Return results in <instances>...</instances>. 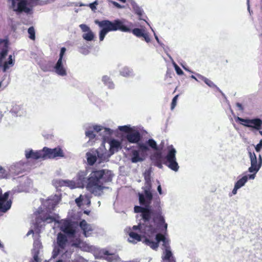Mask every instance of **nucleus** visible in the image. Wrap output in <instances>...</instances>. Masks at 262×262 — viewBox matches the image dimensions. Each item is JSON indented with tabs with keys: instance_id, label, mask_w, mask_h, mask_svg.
I'll list each match as a JSON object with an SVG mask.
<instances>
[{
	"instance_id": "39448f33",
	"label": "nucleus",
	"mask_w": 262,
	"mask_h": 262,
	"mask_svg": "<svg viewBox=\"0 0 262 262\" xmlns=\"http://www.w3.org/2000/svg\"><path fill=\"white\" fill-rule=\"evenodd\" d=\"M249 156L250 159L251 166L249 168L248 170L250 172H254V174H249L248 177L250 179H254L255 173L259 170L262 165V159L260 155L258 156V159H257L255 154L252 152L250 148H247Z\"/></svg>"
},
{
	"instance_id": "2f4dec72",
	"label": "nucleus",
	"mask_w": 262,
	"mask_h": 262,
	"mask_svg": "<svg viewBox=\"0 0 262 262\" xmlns=\"http://www.w3.org/2000/svg\"><path fill=\"white\" fill-rule=\"evenodd\" d=\"M248 180V176H245L242 177L241 179L238 180L235 184V186L238 188H240L242 186H243L247 182Z\"/></svg>"
},
{
	"instance_id": "ddd939ff",
	"label": "nucleus",
	"mask_w": 262,
	"mask_h": 262,
	"mask_svg": "<svg viewBox=\"0 0 262 262\" xmlns=\"http://www.w3.org/2000/svg\"><path fill=\"white\" fill-rule=\"evenodd\" d=\"M9 193L5 192L4 194L2 193V190L0 188V211L6 212L11 206V201H8Z\"/></svg>"
},
{
	"instance_id": "58836bf2",
	"label": "nucleus",
	"mask_w": 262,
	"mask_h": 262,
	"mask_svg": "<svg viewBox=\"0 0 262 262\" xmlns=\"http://www.w3.org/2000/svg\"><path fill=\"white\" fill-rule=\"evenodd\" d=\"M28 33L29 34V37L33 40L35 39V32L33 27H30L28 29Z\"/></svg>"
},
{
	"instance_id": "20e7f679",
	"label": "nucleus",
	"mask_w": 262,
	"mask_h": 262,
	"mask_svg": "<svg viewBox=\"0 0 262 262\" xmlns=\"http://www.w3.org/2000/svg\"><path fill=\"white\" fill-rule=\"evenodd\" d=\"M68 244L67 236L63 233H59L57 237V245L54 248L52 257L54 258L59 254L66 253Z\"/></svg>"
},
{
	"instance_id": "aec40b11",
	"label": "nucleus",
	"mask_w": 262,
	"mask_h": 262,
	"mask_svg": "<svg viewBox=\"0 0 262 262\" xmlns=\"http://www.w3.org/2000/svg\"><path fill=\"white\" fill-rule=\"evenodd\" d=\"M9 41L7 39L0 38V46H3L0 52V60H2L7 55L8 52Z\"/></svg>"
},
{
	"instance_id": "338daca9",
	"label": "nucleus",
	"mask_w": 262,
	"mask_h": 262,
	"mask_svg": "<svg viewBox=\"0 0 262 262\" xmlns=\"http://www.w3.org/2000/svg\"><path fill=\"white\" fill-rule=\"evenodd\" d=\"M191 77L195 80H196V78L193 76V75H192L191 76Z\"/></svg>"
},
{
	"instance_id": "4be33fe9",
	"label": "nucleus",
	"mask_w": 262,
	"mask_h": 262,
	"mask_svg": "<svg viewBox=\"0 0 262 262\" xmlns=\"http://www.w3.org/2000/svg\"><path fill=\"white\" fill-rule=\"evenodd\" d=\"M262 126V120L259 118H254L250 119L249 124L248 125V127L254 128L257 130H259Z\"/></svg>"
},
{
	"instance_id": "09e8293b",
	"label": "nucleus",
	"mask_w": 262,
	"mask_h": 262,
	"mask_svg": "<svg viewBox=\"0 0 262 262\" xmlns=\"http://www.w3.org/2000/svg\"><path fill=\"white\" fill-rule=\"evenodd\" d=\"M97 157L99 160V163L105 161V156H103V154H100L99 152H98L97 151Z\"/></svg>"
},
{
	"instance_id": "6e6d98bb",
	"label": "nucleus",
	"mask_w": 262,
	"mask_h": 262,
	"mask_svg": "<svg viewBox=\"0 0 262 262\" xmlns=\"http://www.w3.org/2000/svg\"><path fill=\"white\" fill-rule=\"evenodd\" d=\"M80 244H81V241L80 239H78V240L77 239L75 241V242H74L73 244V245L75 246V247H78L80 246Z\"/></svg>"
},
{
	"instance_id": "052dcab7",
	"label": "nucleus",
	"mask_w": 262,
	"mask_h": 262,
	"mask_svg": "<svg viewBox=\"0 0 262 262\" xmlns=\"http://www.w3.org/2000/svg\"><path fill=\"white\" fill-rule=\"evenodd\" d=\"M85 174L79 175V180L85 181V178L84 177Z\"/></svg>"
},
{
	"instance_id": "5fc2aeb1",
	"label": "nucleus",
	"mask_w": 262,
	"mask_h": 262,
	"mask_svg": "<svg viewBox=\"0 0 262 262\" xmlns=\"http://www.w3.org/2000/svg\"><path fill=\"white\" fill-rule=\"evenodd\" d=\"M163 262H176L175 258L170 257L169 259H162Z\"/></svg>"
},
{
	"instance_id": "8fccbe9b",
	"label": "nucleus",
	"mask_w": 262,
	"mask_h": 262,
	"mask_svg": "<svg viewBox=\"0 0 262 262\" xmlns=\"http://www.w3.org/2000/svg\"><path fill=\"white\" fill-rule=\"evenodd\" d=\"M262 148V140H260L259 143H258L255 146V149L256 152H259Z\"/></svg>"
},
{
	"instance_id": "3c124183",
	"label": "nucleus",
	"mask_w": 262,
	"mask_h": 262,
	"mask_svg": "<svg viewBox=\"0 0 262 262\" xmlns=\"http://www.w3.org/2000/svg\"><path fill=\"white\" fill-rule=\"evenodd\" d=\"M7 174L6 170L4 168V172L2 170H0V179L5 178L7 177Z\"/></svg>"
},
{
	"instance_id": "6e6552de",
	"label": "nucleus",
	"mask_w": 262,
	"mask_h": 262,
	"mask_svg": "<svg viewBox=\"0 0 262 262\" xmlns=\"http://www.w3.org/2000/svg\"><path fill=\"white\" fill-rule=\"evenodd\" d=\"M43 149L44 154V159H55L64 157L63 151L59 146L53 149L47 147H44Z\"/></svg>"
},
{
	"instance_id": "f704fd0d",
	"label": "nucleus",
	"mask_w": 262,
	"mask_h": 262,
	"mask_svg": "<svg viewBox=\"0 0 262 262\" xmlns=\"http://www.w3.org/2000/svg\"><path fill=\"white\" fill-rule=\"evenodd\" d=\"M82 37L84 39L87 41H91L93 40L94 38V34L91 30L87 33L83 34L82 35Z\"/></svg>"
},
{
	"instance_id": "0eeeda50",
	"label": "nucleus",
	"mask_w": 262,
	"mask_h": 262,
	"mask_svg": "<svg viewBox=\"0 0 262 262\" xmlns=\"http://www.w3.org/2000/svg\"><path fill=\"white\" fill-rule=\"evenodd\" d=\"M139 201L141 205L146 207L145 210L143 211L141 214L142 219L145 223L148 222L151 219V215L154 214L150 205L151 201L146 200L142 194H139Z\"/></svg>"
},
{
	"instance_id": "f3484780",
	"label": "nucleus",
	"mask_w": 262,
	"mask_h": 262,
	"mask_svg": "<svg viewBox=\"0 0 262 262\" xmlns=\"http://www.w3.org/2000/svg\"><path fill=\"white\" fill-rule=\"evenodd\" d=\"M25 156L27 159L37 160L42 158L44 159L43 149L36 151H34L31 149L29 151H26Z\"/></svg>"
},
{
	"instance_id": "a19ab883",
	"label": "nucleus",
	"mask_w": 262,
	"mask_h": 262,
	"mask_svg": "<svg viewBox=\"0 0 262 262\" xmlns=\"http://www.w3.org/2000/svg\"><path fill=\"white\" fill-rule=\"evenodd\" d=\"M119 129L121 132L127 133V134L133 130L132 128L126 125L119 126Z\"/></svg>"
},
{
	"instance_id": "ea45409f",
	"label": "nucleus",
	"mask_w": 262,
	"mask_h": 262,
	"mask_svg": "<svg viewBox=\"0 0 262 262\" xmlns=\"http://www.w3.org/2000/svg\"><path fill=\"white\" fill-rule=\"evenodd\" d=\"M85 136L89 138V140H93L96 137V134L93 130H87L85 132Z\"/></svg>"
},
{
	"instance_id": "774afa93",
	"label": "nucleus",
	"mask_w": 262,
	"mask_h": 262,
	"mask_svg": "<svg viewBox=\"0 0 262 262\" xmlns=\"http://www.w3.org/2000/svg\"><path fill=\"white\" fill-rule=\"evenodd\" d=\"M259 134L262 136V130L259 131Z\"/></svg>"
},
{
	"instance_id": "4468645a",
	"label": "nucleus",
	"mask_w": 262,
	"mask_h": 262,
	"mask_svg": "<svg viewBox=\"0 0 262 262\" xmlns=\"http://www.w3.org/2000/svg\"><path fill=\"white\" fill-rule=\"evenodd\" d=\"M145 189L144 191V194H141L144 196L146 200L152 201L153 196L150 191V189H151V183L149 176H145Z\"/></svg>"
},
{
	"instance_id": "bf43d9fd",
	"label": "nucleus",
	"mask_w": 262,
	"mask_h": 262,
	"mask_svg": "<svg viewBox=\"0 0 262 262\" xmlns=\"http://www.w3.org/2000/svg\"><path fill=\"white\" fill-rule=\"evenodd\" d=\"M239 188L238 187H236V186L234 185V187L233 188V189L232 190V193L233 194H236L237 193V189H238Z\"/></svg>"
},
{
	"instance_id": "b1692460",
	"label": "nucleus",
	"mask_w": 262,
	"mask_h": 262,
	"mask_svg": "<svg viewBox=\"0 0 262 262\" xmlns=\"http://www.w3.org/2000/svg\"><path fill=\"white\" fill-rule=\"evenodd\" d=\"M104 254L105 255L104 259L108 262H117L120 260L118 255L110 253L108 251H105L104 252Z\"/></svg>"
},
{
	"instance_id": "f8f14e48",
	"label": "nucleus",
	"mask_w": 262,
	"mask_h": 262,
	"mask_svg": "<svg viewBox=\"0 0 262 262\" xmlns=\"http://www.w3.org/2000/svg\"><path fill=\"white\" fill-rule=\"evenodd\" d=\"M150 236L145 237L143 241V243L145 245L149 246L151 248L154 250H156L159 247V243L160 242H164L166 240V237L164 235L161 233H158L156 234L155 241L152 239H150Z\"/></svg>"
},
{
	"instance_id": "f257e3e1",
	"label": "nucleus",
	"mask_w": 262,
	"mask_h": 262,
	"mask_svg": "<svg viewBox=\"0 0 262 262\" xmlns=\"http://www.w3.org/2000/svg\"><path fill=\"white\" fill-rule=\"evenodd\" d=\"M95 24H97L102 29L99 32L100 41H102L106 34L111 31H115L120 30L124 32H130L136 36L140 38H143L144 40L147 42L150 41V38L148 33L144 29L135 28L131 30L128 27L124 25L123 23L119 19H116L113 21L108 20H103L99 21L96 20Z\"/></svg>"
},
{
	"instance_id": "4c0bfd02",
	"label": "nucleus",
	"mask_w": 262,
	"mask_h": 262,
	"mask_svg": "<svg viewBox=\"0 0 262 262\" xmlns=\"http://www.w3.org/2000/svg\"><path fill=\"white\" fill-rule=\"evenodd\" d=\"M236 121H239L241 122V124L243 125L246 126L248 127V125L249 124L250 119H243L242 118H240L239 117H237L235 119Z\"/></svg>"
},
{
	"instance_id": "7c9ffc66",
	"label": "nucleus",
	"mask_w": 262,
	"mask_h": 262,
	"mask_svg": "<svg viewBox=\"0 0 262 262\" xmlns=\"http://www.w3.org/2000/svg\"><path fill=\"white\" fill-rule=\"evenodd\" d=\"M88 163L90 165H93L97 161V156L90 152L86 153Z\"/></svg>"
},
{
	"instance_id": "9d476101",
	"label": "nucleus",
	"mask_w": 262,
	"mask_h": 262,
	"mask_svg": "<svg viewBox=\"0 0 262 262\" xmlns=\"http://www.w3.org/2000/svg\"><path fill=\"white\" fill-rule=\"evenodd\" d=\"M10 4V8L17 12H28L29 9L27 7V0H8Z\"/></svg>"
},
{
	"instance_id": "c9c22d12",
	"label": "nucleus",
	"mask_w": 262,
	"mask_h": 262,
	"mask_svg": "<svg viewBox=\"0 0 262 262\" xmlns=\"http://www.w3.org/2000/svg\"><path fill=\"white\" fill-rule=\"evenodd\" d=\"M9 64H10V65L13 64V61L12 55H9V58H8V61L4 62V66H3V71L4 72H5L9 68Z\"/></svg>"
},
{
	"instance_id": "0e129e2a",
	"label": "nucleus",
	"mask_w": 262,
	"mask_h": 262,
	"mask_svg": "<svg viewBox=\"0 0 262 262\" xmlns=\"http://www.w3.org/2000/svg\"><path fill=\"white\" fill-rule=\"evenodd\" d=\"M84 213L85 214H86L89 215V213H90V211H84Z\"/></svg>"
},
{
	"instance_id": "a18cd8bd",
	"label": "nucleus",
	"mask_w": 262,
	"mask_h": 262,
	"mask_svg": "<svg viewBox=\"0 0 262 262\" xmlns=\"http://www.w3.org/2000/svg\"><path fill=\"white\" fill-rule=\"evenodd\" d=\"M80 29L82 30V31L84 32H88L90 31H91L90 28L86 25L85 24H81L79 26Z\"/></svg>"
},
{
	"instance_id": "c03bdc74",
	"label": "nucleus",
	"mask_w": 262,
	"mask_h": 262,
	"mask_svg": "<svg viewBox=\"0 0 262 262\" xmlns=\"http://www.w3.org/2000/svg\"><path fill=\"white\" fill-rule=\"evenodd\" d=\"M178 96H179L178 95L175 96L172 100V102L171 103V110H172L174 109V108L175 107V106L177 105V102Z\"/></svg>"
},
{
	"instance_id": "423d86ee",
	"label": "nucleus",
	"mask_w": 262,
	"mask_h": 262,
	"mask_svg": "<svg viewBox=\"0 0 262 262\" xmlns=\"http://www.w3.org/2000/svg\"><path fill=\"white\" fill-rule=\"evenodd\" d=\"M154 208H155L154 213V221L157 222L160 227L163 226L165 230H167V224L165 222L164 216L162 215V210L160 206V201L159 197L154 200L153 204Z\"/></svg>"
},
{
	"instance_id": "680f3d73",
	"label": "nucleus",
	"mask_w": 262,
	"mask_h": 262,
	"mask_svg": "<svg viewBox=\"0 0 262 262\" xmlns=\"http://www.w3.org/2000/svg\"><path fill=\"white\" fill-rule=\"evenodd\" d=\"M157 189H158V191L159 193V194H161L162 193V188H161V186L160 185H159L158 186V188H157Z\"/></svg>"
},
{
	"instance_id": "1a4fd4ad",
	"label": "nucleus",
	"mask_w": 262,
	"mask_h": 262,
	"mask_svg": "<svg viewBox=\"0 0 262 262\" xmlns=\"http://www.w3.org/2000/svg\"><path fill=\"white\" fill-rule=\"evenodd\" d=\"M60 225V229L67 235L73 237L76 233V229L74 223L69 220H63L58 222Z\"/></svg>"
},
{
	"instance_id": "4d7b16f0",
	"label": "nucleus",
	"mask_w": 262,
	"mask_h": 262,
	"mask_svg": "<svg viewBox=\"0 0 262 262\" xmlns=\"http://www.w3.org/2000/svg\"><path fill=\"white\" fill-rule=\"evenodd\" d=\"M172 76H174L173 73H171L170 72L167 71L166 74L165 75V78H167L168 77L171 78Z\"/></svg>"
},
{
	"instance_id": "a878e982",
	"label": "nucleus",
	"mask_w": 262,
	"mask_h": 262,
	"mask_svg": "<svg viewBox=\"0 0 262 262\" xmlns=\"http://www.w3.org/2000/svg\"><path fill=\"white\" fill-rule=\"evenodd\" d=\"M112 130L108 128L104 127L101 132L100 136L103 142H105L112 134Z\"/></svg>"
},
{
	"instance_id": "e433bc0d",
	"label": "nucleus",
	"mask_w": 262,
	"mask_h": 262,
	"mask_svg": "<svg viewBox=\"0 0 262 262\" xmlns=\"http://www.w3.org/2000/svg\"><path fill=\"white\" fill-rule=\"evenodd\" d=\"M147 143L149 146L155 150H158V148L156 142L152 139H149L147 141Z\"/></svg>"
},
{
	"instance_id": "473e14b6",
	"label": "nucleus",
	"mask_w": 262,
	"mask_h": 262,
	"mask_svg": "<svg viewBox=\"0 0 262 262\" xmlns=\"http://www.w3.org/2000/svg\"><path fill=\"white\" fill-rule=\"evenodd\" d=\"M41 219L43 222H46L47 223H51L56 221L55 217L49 214H46L42 216Z\"/></svg>"
},
{
	"instance_id": "f03ea898",
	"label": "nucleus",
	"mask_w": 262,
	"mask_h": 262,
	"mask_svg": "<svg viewBox=\"0 0 262 262\" xmlns=\"http://www.w3.org/2000/svg\"><path fill=\"white\" fill-rule=\"evenodd\" d=\"M111 171L106 169H93L85 181V188L95 196H100L107 187L104 185L112 180Z\"/></svg>"
},
{
	"instance_id": "9b49d317",
	"label": "nucleus",
	"mask_w": 262,
	"mask_h": 262,
	"mask_svg": "<svg viewBox=\"0 0 262 262\" xmlns=\"http://www.w3.org/2000/svg\"><path fill=\"white\" fill-rule=\"evenodd\" d=\"M66 49L65 47H62L61 48L59 54V58L54 67L55 72L58 75L62 76H66L67 75V71L66 69L63 67L62 62L63 57L66 52Z\"/></svg>"
},
{
	"instance_id": "412c9836",
	"label": "nucleus",
	"mask_w": 262,
	"mask_h": 262,
	"mask_svg": "<svg viewBox=\"0 0 262 262\" xmlns=\"http://www.w3.org/2000/svg\"><path fill=\"white\" fill-rule=\"evenodd\" d=\"M40 247L41 244L39 242H35L34 243L33 248L32 250V254L33 255V260L35 262H41V260L38 257Z\"/></svg>"
},
{
	"instance_id": "2eb2a0df",
	"label": "nucleus",
	"mask_w": 262,
	"mask_h": 262,
	"mask_svg": "<svg viewBox=\"0 0 262 262\" xmlns=\"http://www.w3.org/2000/svg\"><path fill=\"white\" fill-rule=\"evenodd\" d=\"M142 136L138 130L133 129L126 134V139L130 143H138Z\"/></svg>"
},
{
	"instance_id": "5701e85b",
	"label": "nucleus",
	"mask_w": 262,
	"mask_h": 262,
	"mask_svg": "<svg viewBox=\"0 0 262 262\" xmlns=\"http://www.w3.org/2000/svg\"><path fill=\"white\" fill-rule=\"evenodd\" d=\"M110 151L111 154H114L115 151H118L119 149L121 148V142L116 139H112L110 142Z\"/></svg>"
},
{
	"instance_id": "bb28decb",
	"label": "nucleus",
	"mask_w": 262,
	"mask_h": 262,
	"mask_svg": "<svg viewBox=\"0 0 262 262\" xmlns=\"http://www.w3.org/2000/svg\"><path fill=\"white\" fill-rule=\"evenodd\" d=\"M129 239L128 240L129 242L137 243L141 241V236L134 231H130L129 233Z\"/></svg>"
},
{
	"instance_id": "69168bd1",
	"label": "nucleus",
	"mask_w": 262,
	"mask_h": 262,
	"mask_svg": "<svg viewBox=\"0 0 262 262\" xmlns=\"http://www.w3.org/2000/svg\"><path fill=\"white\" fill-rule=\"evenodd\" d=\"M0 170H1V171L2 170V171L4 172V168L1 166H0Z\"/></svg>"
},
{
	"instance_id": "c756f323",
	"label": "nucleus",
	"mask_w": 262,
	"mask_h": 262,
	"mask_svg": "<svg viewBox=\"0 0 262 262\" xmlns=\"http://www.w3.org/2000/svg\"><path fill=\"white\" fill-rule=\"evenodd\" d=\"M199 78L203 81L207 85L212 88H217L216 85L210 79L201 75H198Z\"/></svg>"
},
{
	"instance_id": "cd10ccee",
	"label": "nucleus",
	"mask_w": 262,
	"mask_h": 262,
	"mask_svg": "<svg viewBox=\"0 0 262 262\" xmlns=\"http://www.w3.org/2000/svg\"><path fill=\"white\" fill-rule=\"evenodd\" d=\"M102 81L109 89H113L114 88V84L109 76L107 75L103 76L102 78Z\"/></svg>"
},
{
	"instance_id": "e2e57ef3",
	"label": "nucleus",
	"mask_w": 262,
	"mask_h": 262,
	"mask_svg": "<svg viewBox=\"0 0 262 262\" xmlns=\"http://www.w3.org/2000/svg\"><path fill=\"white\" fill-rule=\"evenodd\" d=\"M114 4L117 6L118 8H120L121 7V6L120 4H119L118 3H117V2H114Z\"/></svg>"
},
{
	"instance_id": "393cba45",
	"label": "nucleus",
	"mask_w": 262,
	"mask_h": 262,
	"mask_svg": "<svg viewBox=\"0 0 262 262\" xmlns=\"http://www.w3.org/2000/svg\"><path fill=\"white\" fill-rule=\"evenodd\" d=\"M139 151L137 150H134L132 152L131 161L132 163H137L138 162L143 161L145 157L144 156L141 157L140 156Z\"/></svg>"
},
{
	"instance_id": "603ef678",
	"label": "nucleus",
	"mask_w": 262,
	"mask_h": 262,
	"mask_svg": "<svg viewBox=\"0 0 262 262\" xmlns=\"http://www.w3.org/2000/svg\"><path fill=\"white\" fill-rule=\"evenodd\" d=\"M82 201H83V199H82V195H80L79 197H78V198H77L75 200V202H76V204H77L78 206H79L81 205V203L82 202Z\"/></svg>"
},
{
	"instance_id": "dca6fc26",
	"label": "nucleus",
	"mask_w": 262,
	"mask_h": 262,
	"mask_svg": "<svg viewBox=\"0 0 262 262\" xmlns=\"http://www.w3.org/2000/svg\"><path fill=\"white\" fill-rule=\"evenodd\" d=\"M53 184L56 187L67 186L71 189L75 188V182L70 180H63L61 179L55 180L53 181Z\"/></svg>"
},
{
	"instance_id": "c85d7f7f",
	"label": "nucleus",
	"mask_w": 262,
	"mask_h": 262,
	"mask_svg": "<svg viewBox=\"0 0 262 262\" xmlns=\"http://www.w3.org/2000/svg\"><path fill=\"white\" fill-rule=\"evenodd\" d=\"M138 147L139 148L138 151L141 152V155L142 156L145 157V155L146 154L147 151L149 150V148L148 147L143 143H138Z\"/></svg>"
},
{
	"instance_id": "37998d69",
	"label": "nucleus",
	"mask_w": 262,
	"mask_h": 262,
	"mask_svg": "<svg viewBox=\"0 0 262 262\" xmlns=\"http://www.w3.org/2000/svg\"><path fill=\"white\" fill-rule=\"evenodd\" d=\"M103 128L104 127L100 125H95L93 127V131L97 133H99V135L100 136V133L103 130Z\"/></svg>"
},
{
	"instance_id": "13d9d810",
	"label": "nucleus",
	"mask_w": 262,
	"mask_h": 262,
	"mask_svg": "<svg viewBox=\"0 0 262 262\" xmlns=\"http://www.w3.org/2000/svg\"><path fill=\"white\" fill-rule=\"evenodd\" d=\"M141 229V225L140 224H139L138 225H137V226H134L133 227V229L134 230H140Z\"/></svg>"
},
{
	"instance_id": "6ab92c4d",
	"label": "nucleus",
	"mask_w": 262,
	"mask_h": 262,
	"mask_svg": "<svg viewBox=\"0 0 262 262\" xmlns=\"http://www.w3.org/2000/svg\"><path fill=\"white\" fill-rule=\"evenodd\" d=\"M163 246L164 247L165 250L163 252L162 259H169L170 257H173L172 253L170 250L169 241L166 238L164 242H163Z\"/></svg>"
},
{
	"instance_id": "a211bd4d",
	"label": "nucleus",
	"mask_w": 262,
	"mask_h": 262,
	"mask_svg": "<svg viewBox=\"0 0 262 262\" xmlns=\"http://www.w3.org/2000/svg\"><path fill=\"white\" fill-rule=\"evenodd\" d=\"M79 226L83 231L85 237L90 236L93 230L92 226L87 223L85 220H82L79 223Z\"/></svg>"
},
{
	"instance_id": "7ed1b4c3",
	"label": "nucleus",
	"mask_w": 262,
	"mask_h": 262,
	"mask_svg": "<svg viewBox=\"0 0 262 262\" xmlns=\"http://www.w3.org/2000/svg\"><path fill=\"white\" fill-rule=\"evenodd\" d=\"M167 149L168 151L164 160L160 151L154 152L150 156V160L154 165L160 169L163 168V164H164L170 169L177 171L179 169V166L177 162V151L172 145L168 146Z\"/></svg>"
},
{
	"instance_id": "72a5a7b5",
	"label": "nucleus",
	"mask_w": 262,
	"mask_h": 262,
	"mask_svg": "<svg viewBox=\"0 0 262 262\" xmlns=\"http://www.w3.org/2000/svg\"><path fill=\"white\" fill-rule=\"evenodd\" d=\"M120 72V74L124 77H128L132 74V71L127 67H124Z\"/></svg>"
},
{
	"instance_id": "79ce46f5",
	"label": "nucleus",
	"mask_w": 262,
	"mask_h": 262,
	"mask_svg": "<svg viewBox=\"0 0 262 262\" xmlns=\"http://www.w3.org/2000/svg\"><path fill=\"white\" fill-rule=\"evenodd\" d=\"M146 207H141L140 206H135L134 207V211L136 213H142L145 210Z\"/></svg>"
},
{
	"instance_id": "864d4df0",
	"label": "nucleus",
	"mask_w": 262,
	"mask_h": 262,
	"mask_svg": "<svg viewBox=\"0 0 262 262\" xmlns=\"http://www.w3.org/2000/svg\"><path fill=\"white\" fill-rule=\"evenodd\" d=\"M98 5V3L97 1H95L93 3L90 4L89 7L93 10L96 9V5Z\"/></svg>"
},
{
	"instance_id": "49530a36",
	"label": "nucleus",
	"mask_w": 262,
	"mask_h": 262,
	"mask_svg": "<svg viewBox=\"0 0 262 262\" xmlns=\"http://www.w3.org/2000/svg\"><path fill=\"white\" fill-rule=\"evenodd\" d=\"M135 12L136 14H137L140 17L142 15L143 11V10L139 7H137L136 8H134ZM140 19H141L140 18Z\"/></svg>"
},
{
	"instance_id": "de8ad7c7",
	"label": "nucleus",
	"mask_w": 262,
	"mask_h": 262,
	"mask_svg": "<svg viewBox=\"0 0 262 262\" xmlns=\"http://www.w3.org/2000/svg\"><path fill=\"white\" fill-rule=\"evenodd\" d=\"M174 69L176 71V73L179 75H182L183 74V71L182 70V69L177 64H174Z\"/></svg>"
}]
</instances>
